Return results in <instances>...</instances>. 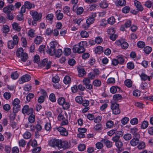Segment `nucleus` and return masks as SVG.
Masks as SVG:
<instances>
[{
    "label": "nucleus",
    "instance_id": "f257e3e1",
    "mask_svg": "<svg viewBox=\"0 0 153 153\" xmlns=\"http://www.w3.org/2000/svg\"><path fill=\"white\" fill-rule=\"evenodd\" d=\"M50 145L53 147H57L58 149L63 148L66 149L70 147V144L66 141H62L58 139H53L51 140Z\"/></svg>",
    "mask_w": 153,
    "mask_h": 153
},
{
    "label": "nucleus",
    "instance_id": "f03ea898",
    "mask_svg": "<svg viewBox=\"0 0 153 153\" xmlns=\"http://www.w3.org/2000/svg\"><path fill=\"white\" fill-rule=\"evenodd\" d=\"M87 42L85 41H82L79 43L78 45H75L72 49L73 51L75 53H82L85 51L84 46H86Z\"/></svg>",
    "mask_w": 153,
    "mask_h": 153
},
{
    "label": "nucleus",
    "instance_id": "7ed1b4c3",
    "mask_svg": "<svg viewBox=\"0 0 153 153\" xmlns=\"http://www.w3.org/2000/svg\"><path fill=\"white\" fill-rule=\"evenodd\" d=\"M16 55L19 57L21 58V60L24 62L26 61L27 58V54L24 52L22 48H18L16 52Z\"/></svg>",
    "mask_w": 153,
    "mask_h": 153
},
{
    "label": "nucleus",
    "instance_id": "20e7f679",
    "mask_svg": "<svg viewBox=\"0 0 153 153\" xmlns=\"http://www.w3.org/2000/svg\"><path fill=\"white\" fill-rule=\"evenodd\" d=\"M57 102L59 105L62 106L63 109L67 110L69 108V104L68 102H65V99L63 97L59 98Z\"/></svg>",
    "mask_w": 153,
    "mask_h": 153
},
{
    "label": "nucleus",
    "instance_id": "39448f33",
    "mask_svg": "<svg viewBox=\"0 0 153 153\" xmlns=\"http://www.w3.org/2000/svg\"><path fill=\"white\" fill-rule=\"evenodd\" d=\"M20 103V100L18 98H16L13 101L12 104L13 106V109L14 112L16 113L20 110L21 106L19 104Z\"/></svg>",
    "mask_w": 153,
    "mask_h": 153
},
{
    "label": "nucleus",
    "instance_id": "423d86ee",
    "mask_svg": "<svg viewBox=\"0 0 153 153\" xmlns=\"http://www.w3.org/2000/svg\"><path fill=\"white\" fill-rule=\"evenodd\" d=\"M113 114H119L120 113V111L119 108V105L116 103L112 104L111 106Z\"/></svg>",
    "mask_w": 153,
    "mask_h": 153
},
{
    "label": "nucleus",
    "instance_id": "0eeeda50",
    "mask_svg": "<svg viewBox=\"0 0 153 153\" xmlns=\"http://www.w3.org/2000/svg\"><path fill=\"white\" fill-rule=\"evenodd\" d=\"M56 46V43L54 42H51L50 48L47 50L48 53H49L51 56L54 54L56 52L55 48Z\"/></svg>",
    "mask_w": 153,
    "mask_h": 153
},
{
    "label": "nucleus",
    "instance_id": "6e6552de",
    "mask_svg": "<svg viewBox=\"0 0 153 153\" xmlns=\"http://www.w3.org/2000/svg\"><path fill=\"white\" fill-rule=\"evenodd\" d=\"M30 14L32 16L33 19H35L36 20H39L42 17L41 13H38L33 10L30 11Z\"/></svg>",
    "mask_w": 153,
    "mask_h": 153
},
{
    "label": "nucleus",
    "instance_id": "1a4fd4ad",
    "mask_svg": "<svg viewBox=\"0 0 153 153\" xmlns=\"http://www.w3.org/2000/svg\"><path fill=\"white\" fill-rule=\"evenodd\" d=\"M22 111L23 114H27L29 115L33 113V109L32 108H29L28 105H25L22 108Z\"/></svg>",
    "mask_w": 153,
    "mask_h": 153
},
{
    "label": "nucleus",
    "instance_id": "9d476101",
    "mask_svg": "<svg viewBox=\"0 0 153 153\" xmlns=\"http://www.w3.org/2000/svg\"><path fill=\"white\" fill-rule=\"evenodd\" d=\"M116 43L118 45H120L122 48L126 49L128 46V43L124 39H120L116 41Z\"/></svg>",
    "mask_w": 153,
    "mask_h": 153
},
{
    "label": "nucleus",
    "instance_id": "9b49d317",
    "mask_svg": "<svg viewBox=\"0 0 153 153\" xmlns=\"http://www.w3.org/2000/svg\"><path fill=\"white\" fill-rule=\"evenodd\" d=\"M51 62L48 61L47 59H44L42 62V65L43 67H45V68L46 69H48L51 66Z\"/></svg>",
    "mask_w": 153,
    "mask_h": 153
},
{
    "label": "nucleus",
    "instance_id": "f8f14e48",
    "mask_svg": "<svg viewBox=\"0 0 153 153\" xmlns=\"http://www.w3.org/2000/svg\"><path fill=\"white\" fill-rule=\"evenodd\" d=\"M14 6L12 4H10L4 7L3 10L4 13L7 14L10 13L11 11L14 10Z\"/></svg>",
    "mask_w": 153,
    "mask_h": 153
},
{
    "label": "nucleus",
    "instance_id": "ddd939ff",
    "mask_svg": "<svg viewBox=\"0 0 153 153\" xmlns=\"http://www.w3.org/2000/svg\"><path fill=\"white\" fill-rule=\"evenodd\" d=\"M57 129L62 135L66 136L68 135V132L65 128L59 126L57 128Z\"/></svg>",
    "mask_w": 153,
    "mask_h": 153
},
{
    "label": "nucleus",
    "instance_id": "4468645a",
    "mask_svg": "<svg viewBox=\"0 0 153 153\" xmlns=\"http://www.w3.org/2000/svg\"><path fill=\"white\" fill-rule=\"evenodd\" d=\"M96 16V14L94 13L92 14L91 16L87 19L86 23L88 25H89L93 23L94 20V18Z\"/></svg>",
    "mask_w": 153,
    "mask_h": 153
},
{
    "label": "nucleus",
    "instance_id": "2eb2a0df",
    "mask_svg": "<svg viewBox=\"0 0 153 153\" xmlns=\"http://www.w3.org/2000/svg\"><path fill=\"white\" fill-rule=\"evenodd\" d=\"M101 142L104 143L106 146L108 148H110L112 146V143L108 140L106 139H102Z\"/></svg>",
    "mask_w": 153,
    "mask_h": 153
},
{
    "label": "nucleus",
    "instance_id": "dca6fc26",
    "mask_svg": "<svg viewBox=\"0 0 153 153\" xmlns=\"http://www.w3.org/2000/svg\"><path fill=\"white\" fill-rule=\"evenodd\" d=\"M21 80L20 81V83H22L29 81L30 79V76L28 74H25L21 78Z\"/></svg>",
    "mask_w": 153,
    "mask_h": 153
},
{
    "label": "nucleus",
    "instance_id": "f3484780",
    "mask_svg": "<svg viewBox=\"0 0 153 153\" xmlns=\"http://www.w3.org/2000/svg\"><path fill=\"white\" fill-rule=\"evenodd\" d=\"M29 123L25 124V127L27 128V130L32 131L35 130V126L34 125L31 124Z\"/></svg>",
    "mask_w": 153,
    "mask_h": 153
},
{
    "label": "nucleus",
    "instance_id": "a211bd4d",
    "mask_svg": "<svg viewBox=\"0 0 153 153\" xmlns=\"http://www.w3.org/2000/svg\"><path fill=\"white\" fill-rule=\"evenodd\" d=\"M110 92L112 94H114L116 92H120V88L117 86H113L110 88Z\"/></svg>",
    "mask_w": 153,
    "mask_h": 153
},
{
    "label": "nucleus",
    "instance_id": "6ab92c4d",
    "mask_svg": "<svg viewBox=\"0 0 153 153\" xmlns=\"http://www.w3.org/2000/svg\"><path fill=\"white\" fill-rule=\"evenodd\" d=\"M134 4L138 10L142 11L143 10V8L142 7L141 4L140 2L137 0H135L134 1Z\"/></svg>",
    "mask_w": 153,
    "mask_h": 153
},
{
    "label": "nucleus",
    "instance_id": "aec40b11",
    "mask_svg": "<svg viewBox=\"0 0 153 153\" xmlns=\"http://www.w3.org/2000/svg\"><path fill=\"white\" fill-rule=\"evenodd\" d=\"M139 140L137 138H134L131 140L130 142V143L131 146H136L139 143Z\"/></svg>",
    "mask_w": 153,
    "mask_h": 153
},
{
    "label": "nucleus",
    "instance_id": "412c9836",
    "mask_svg": "<svg viewBox=\"0 0 153 153\" xmlns=\"http://www.w3.org/2000/svg\"><path fill=\"white\" fill-rule=\"evenodd\" d=\"M78 75L79 77H82L85 75L86 72L83 68H79L78 69Z\"/></svg>",
    "mask_w": 153,
    "mask_h": 153
},
{
    "label": "nucleus",
    "instance_id": "4be33fe9",
    "mask_svg": "<svg viewBox=\"0 0 153 153\" xmlns=\"http://www.w3.org/2000/svg\"><path fill=\"white\" fill-rule=\"evenodd\" d=\"M13 28L15 30L19 32L21 30V27L19 24L16 22H14L12 24Z\"/></svg>",
    "mask_w": 153,
    "mask_h": 153
},
{
    "label": "nucleus",
    "instance_id": "5701e85b",
    "mask_svg": "<svg viewBox=\"0 0 153 153\" xmlns=\"http://www.w3.org/2000/svg\"><path fill=\"white\" fill-rule=\"evenodd\" d=\"M43 40V38L42 36H37L35 39L34 40V42L37 45H39L41 43Z\"/></svg>",
    "mask_w": 153,
    "mask_h": 153
},
{
    "label": "nucleus",
    "instance_id": "b1692460",
    "mask_svg": "<svg viewBox=\"0 0 153 153\" xmlns=\"http://www.w3.org/2000/svg\"><path fill=\"white\" fill-rule=\"evenodd\" d=\"M63 10L64 13L66 14L68 16H71V14L70 12V9L69 7H65L63 8Z\"/></svg>",
    "mask_w": 153,
    "mask_h": 153
},
{
    "label": "nucleus",
    "instance_id": "393cba45",
    "mask_svg": "<svg viewBox=\"0 0 153 153\" xmlns=\"http://www.w3.org/2000/svg\"><path fill=\"white\" fill-rule=\"evenodd\" d=\"M122 95L119 94H115L113 96V100L115 102H117L121 100L122 99Z\"/></svg>",
    "mask_w": 153,
    "mask_h": 153
},
{
    "label": "nucleus",
    "instance_id": "a878e982",
    "mask_svg": "<svg viewBox=\"0 0 153 153\" xmlns=\"http://www.w3.org/2000/svg\"><path fill=\"white\" fill-rule=\"evenodd\" d=\"M28 118V120L30 123H33L35 121V116L34 114H32Z\"/></svg>",
    "mask_w": 153,
    "mask_h": 153
},
{
    "label": "nucleus",
    "instance_id": "bb28decb",
    "mask_svg": "<svg viewBox=\"0 0 153 153\" xmlns=\"http://www.w3.org/2000/svg\"><path fill=\"white\" fill-rule=\"evenodd\" d=\"M15 45H16V44L14 43L13 41L9 40L8 42L7 46L9 49H11L13 48Z\"/></svg>",
    "mask_w": 153,
    "mask_h": 153
},
{
    "label": "nucleus",
    "instance_id": "cd10ccee",
    "mask_svg": "<svg viewBox=\"0 0 153 153\" xmlns=\"http://www.w3.org/2000/svg\"><path fill=\"white\" fill-rule=\"evenodd\" d=\"M143 50L146 53L149 54L151 52L152 48L150 47L146 46L144 48Z\"/></svg>",
    "mask_w": 153,
    "mask_h": 153
},
{
    "label": "nucleus",
    "instance_id": "c85d7f7f",
    "mask_svg": "<svg viewBox=\"0 0 153 153\" xmlns=\"http://www.w3.org/2000/svg\"><path fill=\"white\" fill-rule=\"evenodd\" d=\"M71 79L70 77L68 76H66L64 78L63 80L65 84H68L71 82Z\"/></svg>",
    "mask_w": 153,
    "mask_h": 153
},
{
    "label": "nucleus",
    "instance_id": "c756f323",
    "mask_svg": "<svg viewBox=\"0 0 153 153\" xmlns=\"http://www.w3.org/2000/svg\"><path fill=\"white\" fill-rule=\"evenodd\" d=\"M35 31L34 30L30 29L28 31V36L31 37H33L35 36Z\"/></svg>",
    "mask_w": 153,
    "mask_h": 153
},
{
    "label": "nucleus",
    "instance_id": "7c9ffc66",
    "mask_svg": "<svg viewBox=\"0 0 153 153\" xmlns=\"http://www.w3.org/2000/svg\"><path fill=\"white\" fill-rule=\"evenodd\" d=\"M140 77L142 80L145 81L148 79L149 81L150 80V77L148 76L147 75L144 74H142L140 75Z\"/></svg>",
    "mask_w": 153,
    "mask_h": 153
},
{
    "label": "nucleus",
    "instance_id": "2f4dec72",
    "mask_svg": "<svg viewBox=\"0 0 153 153\" xmlns=\"http://www.w3.org/2000/svg\"><path fill=\"white\" fill-rule=\"evenodd\" d=\"M145 147V144L143 142H140L137 146V148L140 150L144 149Z\"/></svg>",
    "mask_w": 153,
    "mask_h": 153
},
{
    "label": "nucleus",
    "instance_id": "473e14b6",
    "mask_svg": "<svg viewBox=\"0 0 153 153\" xmlns=\"http://www.w3.org/2000/svg\"><path fill=\"white\" fill-rule=\"evenodd\" d=\"M4 98L7 100L9 99L11 97V94L10 92H5L3 94Z\"/></svg>",
    "mask_w": 153,
    "mask_h": 153
},
{
    "label": "nucleus",
    "instance_id": "72a5a7b5",
    "mask_svg": "<svg viewBox=\"0 0 153 153\" xmlns=\"http://www.w3.org/2000/svg\"><path fill=\"white\" fill-rule=\"evenodd\" d=\"M137 46L140 48H143L145 46V43L142 41H140L137 43Z\"/></svg>",
    "mask_w": 153,
    "mask_h": 153
},
{
    "label": "nucleus",
    "instance_id": "f704fd0d",
    "mask_svg": "<svg viewBox=\"0 0 153 153\" xmlns=\"http://www.w3.org/2000/svg\"><path fill=\"white\" fill-rule=\"evenodd\" d=\"M108 22L110 25L114 24L115 22V19L113 16L109 18L107 20Z\"/></svg>",
    "mask_w": 153,
    "mask_h": 153
},
{
    "label": "nucleus",
    "instance_id": "c9c22d12",
    "mask_svg": "<svg viewBox=\"0 0 153 153\" xmlns=\"http://www.w3.org/2000/svg\"><path fill=\"white\" fill-rule=\"evenodd\" d=\"M24 5L28 9H31L32 6V4L28 1L25 2Z\"/></svg>",
    "mask_w": 153,
    "mask_h": 153
},
{
    "label": "nucleus",
    "instance_id": "e433bc0d",
    "mask_svg": "<svg viewBox=\"0 0 153 153\" xmlns=\"http://www.w3.org/2000/svg\"><path fill=\"white\" fill-rule=\"evenodd\" d=\"M106 125L107 128H111L114 126V122L111 120H108L106 123Z\"/></svg>",
    "mask_w": 153,
    "mask_h": 153
},
{
    "label": "nucleus",
    "instance_id": "4c0bfd02",
    "mask_svg": "<svg viewBox=\"0 0 153 153\" xmlns=\"http://www.w3.org/2000/svg\"><path fill=\"white\" fill-rule=\"evenodd\" d=\"M71 52V50L70 48H65L63 53L65 55L68 56L70 54Z\"/></svg>",
    "mask_w": 153,
    "mask_h": 153
},
{
    "label": "nucleus",
    "instance_id": "58836bf2",
    "mask_svg": "<svg viewBox=\"0 0 153 153\" xmlns=\"http://www.w3.org/2000/svg\"><path fill=\"white\" fill-rule=\"evenodd\" d=\"M75 100L76 102L79 103L81 104L83 101V99L82 97L80 96H77L75 98Z\"/></svg>",
    "mask_w": 153,
    "mask_h": 153
},
{
    "label": "nucleus",
    "instance_id": "ea45409f",
    "mask_svg": "<svg viewBox=\"0 0 153 153\" xmlns=\"http://www.w3.org/2000/svg\"><path fill=\"white\" fill-rule=\"evenodd\" d=\"M34 94L32 93L29 94L26 97V99L28 102L34 97Z\"/></svg>",
    "mask_w": 153,
    "mask_h": 153
},
{
    "label": "nucleus",
    "instance_id": "a19ab883",
    "mask_svg": "<svg viewBox=\"0 0 153 153\" xmlns=\"http://www.w3.org/2000/svg\"><path fill=\"white\" fill-rule=\"evenodd\" d=\"M62 54V51L61 49H58L55 52V54L56 56L57 57H59Z\"/></svg>",
    "mask_w": 153,
    "mask_h": 153
},
{
    "label": "nucleus",
    "instance_id": "79ce46f5",
    "mask_svg": "<svg viewBox=\"0 0 153 153\" xmlns=\"http://www.w3.org/2000/svg\"><path fill=\"white\" fill-rule=\"evenodd\" d=\"M125 84L128 87H130L132 86L131 81L130 79H127L125 81Z\"/></svg>",
    "mask_w": 153,
    "mask_h": 153
},
{
    "label": "nucleus",
    "instance_id": "37998d69",
    "mask_svg": "<svg viewBox=\"0 0 153 153\" xmlns=\"http://www.w3.org/2000/svg\"><path fill=\"white\" fill-rule=\"evenodd\" d=\"M59 78L57 76H55L52 79V82L54 83H57L59 82Z\"/></svg>",
    "mask_w": 153,
    "mask_h": 153
},
{
    "label": "nucleus",
    "instance_id": "c03bdc74",
    "mask_svg": "<svg viewBox=\"0 0 153 153\" xmlns=\"http://www.w3.org/2000/svg\"><path fill=\"white\" fill-rule=\"evenodd\" d=\"M93 84L94 86L98 87L100 85L101 82L99 80L95 79L93 81Z\"/></svg>",
    "mask_w": 153,
    "mask_h": 153
},
{
    "label": "nucleus",
    "instance_id": "a18cd8bd",
    "mask_svg": "<svg viewBox=\"0 0 153 153\" xmlns=\"http://www.w3.org/2000/svg\"><path fill=\"white\" fill-rule=\"evenodd\" d=\"M103 48L101 46L97 47L95 49V52L100 53L103 51Z\"/></svg>",
    "mask_w": 153,
    "mask_h": 153
},
{
    "label": "nucleus",
    "instance_id": "49530a36",
    "mask_svg": "<svg viewBox=\"0 0 153 153\" xmlns=\"http://www.w3.org/2000/svg\"><path fill=\"white\" fill-rule=\"evenodd\" d=\"M123 138L126 140H128L131 138V135L130 134H126L123 136Z\"/></svg>",
    "mask_w": 153,
    "mask_h": 153
},
{
    "label": "nucleus",
    "instance_id": "de8ad7c7",
    "mask_svg": "<svg viewBox=\"0 0 153 153\" xmlns=\"http://www.w3.org/2000/svg\"><path fill=\"white\" fill-rule=\"evenodd\" d=\"M31 136V133L28 131L26 132L24 134L23 137L25 139H28Z\"/></svg>",
    "mask_w": 153,
    "mask_h": 153
},
{
    "label": "nucleus",
    "instance_id": "09e8293b",
    "mask_svg": "<svg viewBox=\"0 0 153 153\" xmlns=\"http://www.w3.org/2000/svg\"><path fill=\"white\" fill-rule=\"evenodd\" d=\"M96 148L98 149H100L103 147V144L101 142L97 143L96 145Z\"/></svg>",
    "mask_w": 153,
    "mask_h": 153
},
{
    "label": "nucleus",
    "instance_id": "8fccbe9b",
    "mask_svg": "<svg viewBox=\"0 0 153 153\" xmlns=\"http://www.w3.org/2000/svg\"><path fill=\"white\" fill-rule=\"evenodd\" d=\"M80 35L83 38H87L88 36V33L85 31H82L80 33Z\"/></svg>",
    "mask_w": 153,
    "mask_h": 153
},
{
    "label": "nucleus",
    "instance_id": "3c124183",
    "mask_svg": "<svg viewBox=\"0 0 153 153\" xmlns=\"http://www.w3.org/2000/svg\"><path fill=\"white\" fill-rule=\"evenodd\" d=\"M127 68L130 70H131L134 68V65L133 63L130 62L127 64Z\"/></svg>",
    "mask_w": 153,
    "mask_h": 153
},
{
    "label": "nucleus",
    "instance_id": "603ef678",
    "mask_svg": "<svg viewBox=\"0 0 153 153\" xmlns=\"http://www.w3.org/2000/svg\"><path fill=\"white\" fill-rule=\"evenodd\" d=\"M130 123L132 125H136L138 123V120L136 118H133L131 120Z\"/></svg>",
    "mask_w": 153,
    "mask_h": 153
},
{
    "label": "nucleus",
    "instance_id": "864d4df0",
    "mask_svg": "<svg viewBox=\"0 0 153 153\" xmlns=\"http://www.w3.org/2000/svg\"><path fill=\"white\" fill-rule=\"evenodd\" d=\"M130 9V7L129 6H125L123 8L122 12L124 13H126L129 12Z\"/></svg>",
    "mask_w": 153,
    "mask_h": 153
},
{
    "label": "nucleus",
    "instance_id": "5fc2aeb1",
    "mask_svg": "<svg viewBox=\"0 0 153 153\" xmlns=\"http://www.w3.org/2000/svg\"><path fill=\"white\" fill-rule=\"evenodd\" d=\"M19 143L20 146L24 147L26 145V142L25 140L21 139L19 141Z\"/></svg>",
    "mask_w": 153,
    "mask_h": 153
},
{
    "label": "nucleus",
    "instance_id": "6e6d98bb",
    "mask_svg": "<svg viewBox=\"0 0 153 153\" xmlns=\"http://www.w3.org/2000/svg\"><path fill=\"white\" fill-rule=\"evenodd\" d=\"M49 99L52 102H55L56 101V100L55 94H51L50 95Z\"/></svg>",
    "mask_w": 153,
    "mask_h": 153
},
{
    "label": "nucleus",
    "instance_id": "4d7b16f0",
    "mask_svg": "<svg viewBox=\"0 0 153 153\" xmlns=\"http://www.w3.org/2000/svg\"><path fill=\"white\" fill-rule=\"evenodd\" d=\"M56 16L57 19L58 20H60L63 18V15L62 13H58L56 14Z\"/></svg>",
    "mask_w": 153,
    "mask_h": 153
},
{
    "label": "nucleus",
    "instance_id": "13d9d810",
    "mask_svg": "<svg viewBox=\"0 0 153 153\" xmlns=\"http://www.w3.org/2000/svg\"><path fill=\"white\" fill-rule=\"evenodd\" d=\"M129 120V119L127 117H125L123 118L121 120L122 123L123 125L126 124Z\"/></svg>",
    "mask_w": 153,
    "mask_h": 153
},
{
    "label": "nucleus",
    "instance_id": "bf43d9fd",
    "mask_svg": "<svg viewBox=\"0 0 153 153\" xmlns=\"http://www.w3.org/2000/svg\"><path fill=\"white\" fill-rule=\"evenodd\" d=\"M19 76V74L17 71L14 72L11 75V78L13 79H16Z\"/></svg>",
    "mask_w": 153,
    "mask_h": 153
},
{
    "label": "nucleus",
    "instance_id": "052dcab7",
    "mask_svg": "<svg viewBox=\"0 0 153 153\" xmlns=\"http://www.w3.org/2000/svg\"><path fill=\"white\" fill-rule=\"evenodd\" d=\"M98 6L96 4H93L91 5L89 7V10L90 11H94L95 10L98 8Z\"/></svg>",
    "mask_w": 153,
    "mask_h": 153
},
{
    "label": "nucleus",
    "instance_id": "680f3d73",
    "mask_svg": "<svg viewBox=\"0 0 153 153\" xmlns=\"http://www.w3.org/2000/svg\"><path fill=\"white\" fill-rule=\"evenodd\" d=\"M148 125V123L146 121H143L141 126V128L143 129H145L147 128Z\"/></svg>",
    "mask_w": 153,
    "mask_h": 153
},
{
    "label": "nucleus",
    "instance_id": "e2e57ef3",
    "mask_svg": "<svg viewBox=\"0 0 153 153\" xmlns=\"http://www.w3.org/2000/svg\"><path fill=\"white\" fill-rule=\"evenodd\" d=\"M83 11V8L82 7H80L77 9L76 12L78 15H80L82 13Z\"/></svg>",
    "mask_w": 153,
    "mask_h": 153
},
{
    "label": "nucleus",
    "instance_id": "0e129e2a",
    "mask_svg": "<svg viewBox=\"0 0 153 153\" xmlns=\"http://www.w3.org/2000/svg\"><path fill=\"white\" fill-rule=\"evenodd\" d=\"M33 60L35 62L38 64L39 61H40L39 56L38 55H35L34 57Z\"/></svg>",
    "mask_w": 153,
    "mask_h": 153
},
{
    "label": "nucleus",
    "instance_id": "69168bd1",
    "mask_svg": "<svg viewBox=\"0 0 153 153\" xmlns=\"http://www.w3.org/2000/svg\"><path fill=\"white\" fill-rule=\"evenodd\" d=\"M107 32L108 33L111 35L114 34L115 33L114 29L113 28H110L108 29Z\"/></svg>",
    "mask_w": 153,
    "mask_h": 153
},
{
    "label": "nucleus",
    "instance_id": "338daca9",
    "mask_svg": "<svg viewBox=\"0 0 153 153\" xmlns=\"http://www.w3.org/2000/svg\"><path fill=\"white\" fill-rule=\"evenodd\" d=\"M45 101V97L43 96H41L39 97L38 99V101L39 103H42L44 102Z\"/></svg>",
    "mask_w": 153,
    "mask_h": 153
},
{
    "label": "nucleus",
    "instance_id": "774afa93",
    "mask_svg": "<svg viewBox=\"0 0 153 153\" xmlns=\"http://www.w3.org/2000/svg\"><path fill=\"white\" fill-rule=\"evenodd\" d=\"M19 150L17 147H14L12 148V153H19Z\"/></svg>",
    "mask_w": 153,
    "mask_h": 153
}]
</instances>
